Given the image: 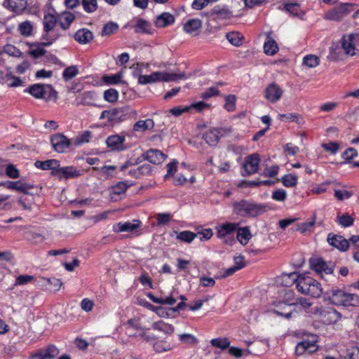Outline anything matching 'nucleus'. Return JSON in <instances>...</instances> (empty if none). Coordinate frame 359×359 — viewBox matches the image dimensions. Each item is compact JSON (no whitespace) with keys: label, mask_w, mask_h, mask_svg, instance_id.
<instances>
[{"label":"nucleus","mask_w":359,"mask_h":359,"mask_svg":"<svg viewBox=\"0 0 359 359\" xmlns=\"http://www.w3.org/2000/svg\"><path fill=\"white\" fill-rule=\"evenodd\" d=\"M138 114L135 110H133L128 107L113 108L109 110L103 111L100 116V119H107L108 125L114 126L118 124L128 118H137Z\"/></svg>","instance_id":"nucleus-1"},{"label":"nucleus","mask_w":359,"mask_h":359,"mask_svg":"<svg viewBox=\"0 0 359 359\" xmlns=\"http://www.w3.org/2000/svg\"><path fill=\"white\" fill-rule=\"evenodd\" d=\"M266 211V206L250 201L241 200L233 203V212L243 217H257Z\"/></svg>","instance_id":"nucleus-2"},{"label":"nucleus","mask_w":359,"mask_h":359,"mask_svg":"<svg viewBox=\"0 0 359 359\" xmlns=\"http://www.w3.org/2000/svg\"><path fill=\"white\" fill-rule=\"evenodd\" d=\"M296 287L302 294L310 295L314 298L320 297L323 293L320 283L305 274H300Z\"/></svg>","instance_id":"nucleus-3"},{"label":"nucleus","mask_w":359,"mask_h":359,"mask_svg":"<svg viewBox=\"0 0 359 359\" xmlns=\"http://www.w3.org/2000/svg\"><path fill=\"white\" fill-rule=\"evenodd\" d=\"M36 99H43L46 102L57 100V92L49 84L36 83L30 86L24 90Z\"/></svg>","instance_id":"nucleus-4"},{"label":"nucleus","mask_w":359,"mask_h":359,"mask_svg":"<svg viewBox=\"0 0 359 359\" xmlns=\"http://www.w3.org/2000/svg\"><path fill=\"white\" fill-rule=\"evenodd\" d=\"M329 298L332 304L337 306H359V297L357 294L348 293L341 290L332 289Z\"/></svg>","instance_id":"nucleus-5"},{"label":"nucleus","mask_w":359,"mask_h":359,"mask_svg":"<svg viewBox=\"0 0 359 359\" xmlns=\"http://www.w3.org/2000/svg\"><path fill=\"white\" fill-rule=\"evenodd\" d=\"M355 4L351 3H341L337 6L328 10L323 15V19L331 21H341L351 11H353Z\"/></svg>","instance_id":"nucleus-6"},{"label":"nucleus","mask_w":359,"mask_h":359,"mask_svg":"<svg viewBox=\"0 0 359 359\" xmlns=\"http://www.w3.org/2000/svg\"><path fill=\"white\" fill-rule=\"evenodd\" d=\"M311 314L318 318L324 324L330 325L341 319V315L332 308L316 306L311 310Z\"/></svg>","instance_id":"nucleus-7"},{"label":"nucleus","mask_w":359,"mask_h":359,"mask_svg":"<svg viewBox=\"0 0 359 359\" xmlns=\"http://www.w3.org/2000/svg\"><path fill=\"white\" fill-rule=\"evenodd\" d=\"M341 48L346 55H359V32L344 35L341 39Z\"/></svg>","instance_id":"nucleus-8"},{"label":"nucleus","mask_w":359,"mask_h":359,"mask_svg":"<svg viewBox=\"0 0 359 359\" xmlns=\"http://www.w3.org/2000/svg\"><path fill=\"white\" fill-rule=\"evenodd\" d=\"M311 268L317 273L324 278L326 275H331L334 272V264L330 262H326L322 258H313L310 261Z\"/></svg>","instance_id":"nucleus-9"},{"label":"nucleus","mask_w":359,"mask_h":359,"mask_svg":"<svg viewBox=\"0 0 359 359\" xmlns=\"http://www.w3.org/2000/svg\"><path fill=\"white\" fill-rule=\"evenodd\" d=\"M260 163V158L258 154H252L245 158L243 164V176L251 175L257 172Z\"/></svg>","instance_id":"nucleus-10"},{"label":"nucleus","mask_w":359,"mask_h":359,"mask_svg":"<svg viewBox=\"0 0 359 359\" xmlns=\"http://www.w3.org/2000/svg\"><path fill=\"white\" fill-rule=\"evenodd\" d=\"M53 148L58 153L65 152L72 144V140L68 139L62 134L57 133L50 138Z\"/></svg>","instance_id":"nucleus-11"},{"label":"nucleus","mask_w":359,"mask_h":359,"mask_svg":"<svg viewBox=\"0 0 359 359\" xmlns=\"http://www.w3.org/2000/svg\"><path fill=\"white\" fill-rule=\"evenodd\" d=\"M205 15L212 18L213 20H229L233 17V12L227 6H216Z\"/></svg>","instance_id":"nucleus-12"},{"label":"nucleus","mask_w":359,"mask_h":359,"mask_svg":"<svg viewBox=\"0 0 359 359\" xmlns=\"http://www.w3.org/2000/svg\"><path fill=\"white\" fill-rule=\"evenodd\" d=\"M59 354V350L54 345L37 350L29 355V359H53Z\"/></svg>","instance_id":"nucleus-13"},{"label":"nucleus","mask_w":359,"mask_h":359,"mask_svg":"<svg viewBox=\"0 0 359 359\" xmlns=\"http://www.w3.org/2000/svg\"><path fill=\"white\" fill-rule=\"evenodd\" d=\"M0 84L6 85L8 88H17L23 85V81L19 77L13 74L9 69L0 71Z\"/></svg>","instance_id":"nucleus-14"},{"label":"nucleus","mask_w":359,"mask_h":359,"mask_svg":"<svg viewBox=\"0 0 359 359\" xmlns=\"http://www.w3.org/2000/svg\"><path fill=\"white\" fill-rule=\"evenodd\" d=\"M126 137L122 135H112L106 139V144L111 151H124L127 149L125 144Z\"/></svg>","instance_id":"nucleus-15"},{"label":"nucleus","mask_w":359,"mask_h":359,"mask_svg":"<svg viewBox=\"0 0 359 359\" xmlns=\"http://www.w3.org/2000/svg\"><path fill=\"white\" fill-rule=\"evenodd\" d=\"M283 94V89L275 83L269 84L264 90V97L271 103H275L280 100Z\"/></svg>","instance_id":"nucleus-16"},{"label":"nucleus","mask_w":359,"mask_h":359,"mask_svg":"<svg viewBox=\"0 0 359 359\" xmlns=\"http://www.w3.org/2000/svg\"><path fill=\"white\" fill-rule=\"evenodd\" d=\"M156 81L157 82H170L180 79H187L188 77L183 73L154 72Z\"/></svg>","instance_id":"nucleus-17"},{"label":"nucleus","mask_w":359,"mask_h":359,"mask_svg":"<svg viewBox=\"0 0 359 359\" xmlns=\"http://www.w3.org/2000/svg\"><path fill=\"white\" fill-rule=\"evenodd\" d=\"M144 160L149 161L154 165H159L163 163L166 158L167 155L164 154L162 151L156 149H150L142 154Z\"/></svg>","instance_id":"nucleus-18"},{"label":"nucleus","mask_w":359,"mask_h":359,"mask_svg":"<svg viewBox=\"0 0 359 359\" xmlns=\"http://www.w3.org/2000/svg\"><path fill=\"white\" fill-rule=\"evenodd\" d=\"M142 222L139 219H134L132 222H118L113 226V231L115 233L134 232L141 226Z\"/></svg>","instance_id":"nucleus-19"},{"label":"nucleus","mask_w":359,"mask_h":359,"mask_svg":"<svg viewBox=\"0 0 359 359\" xmlns=\"http://www.w3.org/2000/svg\"><path fill=\"white\" fill-rule=\"evenodd\" d=\"M202 29V21L198 18L188 20L183 25V30L187 34L196 36H198Z\"/></svg>","instance_id":"nucleus-20"},{"label":"nucleus","mask_w":359,"mask_h":359,"mask_svg":"<svg viewBox=\"0 0 359 359\" xmlns=\"http://www.w3.org/2000/svg\"><path fill=\"white\" fill-rule=\"evenodd\" d=\"M313 338H315L314 337ZM318 350V346L315 339L311 341H302L296 346L295 352L298 355H302L306 353H313Z\"/></svg>","instance_id":"nucleus-21"},{"label":"nucleus","mask_w":359,"mask_h":359,"mask_svg":"<svg viewBox=\"0 0 359 359\" xmlns=\"http://www.w3.org/2000/svg\"><path fill=\"white\" fill-rule=\"evenodd\" d=\"M79 175V171L72 166L60 167L59 165L55 171V177L60 180L75 178Z\"/></svg>","instance_id":"nucleus-22"},{"label":"nucleus","mask_w":359,"mask_h":359,"mask_svg":"<svg viewBox=\"0 0 359 359\" xmlns=\"http://www.w3.org/2000/svg\"><path fill=\"white\" fill-rule=\"evenodd\" d=\"M327 242L341 251H346L349 248V241L341 236L330 233L327 236Z\"/></svg>","instance_id":"nucleus-23"},{"label":"nucleus","mask_w":359,"mask_h":359,"mask_svg":"<svg viewBox=\"0 0 359 359\" xmlns=\"http://www.w3.org/2000/svg\"><path fill=\"white\" fill-rule=\"evenodd\" d=\"M5 187L9 190H14L24 194H29V191L34 187L32 184L19 180L5 182Z\"/></svg>","instance_id":"nucleus-24"},{"label":"nucleus","mask_w":359,"mask_h":359,"mask_svg":"<svg viewBox=\"0 0 359 359\" xmlns=\"http://www.w3.org/2000/svg\"><path fill=\"white\" fill-rule=\"evenodd\" d=\"M223 132L224 130L222 128L210 129L203 135V138L208 144L215 146L218 143L219 137L223 135Z\"/></svg>","instance_id":"nucleus-25"},{"label":"nucleus","mask_w":359,"mask_h":359,"mask_svg":"<svg viewBox=\"0 0 359 359\" xmlns=\"http://www.w3.org/2000/svg\"><path fill=\"white\" fill-rule=\"evenodd\" d=\"M238 224L226 222L218 225L216 227L217 236L219 238H223L228 235L233 233L237 230Z\"/></svg>","instance_id":"nucleus-26"},{"label":"nucleus","mask_w":359,"mask_h":359,"mask_svg":"<svg viewBox=\"0 0 359 359\" xmlns=\"http://www.w3.org/2000/svg\"><path fill=\"white\" fill-rule=\"evenodd\" d=\"M127 332L128 335L132 336L133 334V330H135L137 331H140L138 336H140L141 338L144 339L147 341H149L151 339H152L151 337L147 336L145 332L143 331V329L140 327L139 321L136 319H130L128 320L127 324Z\"/></svg>","instance_id":"nucleus-27"},{"label":"nucleus","mask_w":359,"mask_h":359,"mask_svg":"<svg viewBox=\"0 0 359 359\" xmlns=\"http://www.w3.org/2000/svg\"><path fill=\"white\" fill-rule=\"evenodd\" d=\"M272 32L266 34V39L264 43V51L267 55H273L279 50L278 43L272 37Z\"/></svg>","instance_id":"nucleus-28"},{"label":"nucleus","mask_w":359,"mask_h":359,"mask_svg":"<svg viewBox=\"0 0 359 359\" xmlns=\"http://www.w3.org/2000/svg\"><path fill=\"white\" fill-rule=\"evenodd\" d=\"M74 39L81 44H87L93 39V34L88 29H81L75 33Z\"/></svg>","instance_id":"nucleus-29"},{"label":"nucleus","mask_w":359,"mask_h":359,"mask_svg":"<svg viewBox=\"0 0 359 359\" xmlns=\"http://www.w3.org/2000/svg\"><path fill=\"white\" fill-rule=\"evenodd\" d=\"M175 22V17L171 13L165 12L158 15L155 21L156 27L162 28L170 25Z\"/></svg>","instance_id":"nucleus-30"},{"label":"nucleus","mask_w":359,"mask_h":359,"mask_svg":"<svg viewBox=\"0 0 359 359\" xmlns=\"http://www.w3.org/2000/svg\"><path fill=\"white\" fill-rule=\"evenodd\" d=\"M154 121L151 118L140 120L133 125V130L135 132L144 133L147 130H152L154 127Z\"/></svg>","instance_id":"nucleus-31"},{"label":"nucleus","mask_w":359,"mask_h":359,"mask_svg":"<svg viewBox=\"0 0 359 359\" xmlns=\"http://www.w3.org/2000/svg\"><path fill=\"white\" fill-rule=\"evenodd\" d=\"M35 165L38 168H41L44 170H50L51 175L55 176V171L59 166V161L55 159L47 160L45 161H36Z\"/></svg>","instance_id":"nucleus-32"},{"label":"nucleus","mask_w":359,"mask_h":359,"mask_svg":"<svg viewBox=\"0 0 359 359\" xmlns=\"http://www.w3.org/2000/svg\"><path fill=\"white\" fill-rule=\"evenodd\" d=\"M285 10L293 17L302 19L305 15V12L300 8V5L297 3H287L284 6Z\"/></svg>","instance_id":"nucleus-33"},{"label":"nucleus","mask_w":359,"mask_h":359,"mask_svg":"<svg viewBox=\"0 0 359 359\" xmlns=\"http://www.w3.org/2000/svg\"><path fill=\"white\" fill-rule=\"evenodd\" d=\"M237 230L238 232L236 237L238 241L243 245H247L252 238V233L250 231V228L248 226L241 228L238 227Z\"/></svg>","instance_id":"nucleus-34"},{"label":"nucleus","mask_w":359,"mask_h":359,"mask_svg":"<svg viewBox=\"0 0 359 359\" xmlns=\"http://www.w3.org/2000/svg\"><path fill=\"white\" fill-rule=\"evenodd\" d=\"M74 19V15L69 12H64L57 15V21L63 29H67Z\"/></svg>","instance_id":"nucleus-35"},{"label":"nucleus","mask_w":359,"mask_h":359,"mask_svg":"<svg viewBox=\"0 0 359 359\" xmlns=\"http://www.w3.org/2000/svg\"><path fill=\"white\" fill-rule=\"evenodd\" d=\"M95 94L90 91H85L77 95L76 104L77 105H90L94 100Z\"/></svg>","instance_id":"nucleus-36"},{"label":"nucleus","mask_w":359,"mask_h":359,"mask_svg":"<svg viewBox=\"0 0 359 359\" xmlns=\"http://www.w3.org/2000/svg\"><path fill=\"white\" fill-rule=\"evenodd\" d=\"M4 6L11 11H22L27 6V0H4Z\"/></svg>","instance_id":"nucleus-37"},{"label":"nucleus","mask_w":359,"mask_h":359,"mask_svg":"<svg viewBox=\"0 0 359 359\" xmlns=\"http://www.w3.org/2000/svg\"><path fill=\"white\" fill-rule=\"evenodd\" d=\"M153 329L162 332L166 334H171L174 332V327L168 323H166L162 320L155 322L152 324Z\"/></svg>","instance_id":"nucleus-38"},{"label":"nucleus","mask_w":359,"mask_h":359,"mask_svg":"<svg viewBox=\"0 0 359 359\" xmlns=\"http://www.w3.org/2000/svg\"><path fill=\"white\" fill-rule=\"evenodd\" d=\"M57 36L54 37L50 41L47 42H43L41 43V45L36 46L32 48L30 50V55H32L34 57H39L42 55H43L46 53V50L43 48V46H48L51 45L53 41H55L57 39Z\"/></svg>","instance_id":"nucleus-39"},{"label":"nucleus","mask_w":359,"mask_h":359,"mask_svg":"<svg viewBox=\"0 0 359 359\" xmlns=\"http://www.w3.org/2000/svg\"><path fill=\"white\" fill-rule=\"evenodd\" d=\"M92 137V133L89 130H86L72 139V144L78 147L83 144H86L90 142Z\"/></svg>","instance_id":"nucleus-40"},{"label":"nucleus","mask_w":359,"mask_h":359,"mask_svg":"<svg viewBox=\"0 0 359 359\" xmlns=\"http://www.w3.org/2000/svg\"><path fill=\"white\" fill-rule=\"evenodd\" d=\"M57 20V16L53 13H48L43 18V27L46 32L52 30Z\"/></svg>","instance_id":"nucleus-41"},{"label":"nucleus","mask_w":359,"mask_h":359,"mask_svg":"<svg viewBox=\"0 0 359 359\" xmlns=\"http://www.w3.org/2000/svg\"><path fill=\"white\" fill-rule=\"evenodd\" d=\"M175 233L177 234V240L187 243H190L197 238V234L190 231H175Z\"/></svg>","instance_id":"nucleus-42"},{"label":"nucleus","mask_w":359,"mask_h":359,"mask_svg":"<svg viewBox=\"0 0 359 359\" xmlns=\"http://www.w3.org/2000/svg\"><path fill=\"white\" fill-rule=\"evenodd\" d=\"M300 274H298L296 272H292L290 273H283L281 276V278L283 284L286 287H289L292 284L295 283L297 285L298 279L299 278Z\"/></svg>","instance_id":"nucleus-43"},{"label":"nucleus","mask_w":359,"mask_h":359,"mask_svg":"<svg viewBox=\"0 0 359 359\" xmlns=\"http://www.w3.org/2000/svg\"><path fill=\"white\" fill-rule=\"evenodd\" d=\"M226 37L229 43L235 46H240L243 39V35L238 32L227 33Z\"/></svg>","instance_id":"nucleus-44"},{"label":"nucleus","mask_w":359,"mask_h":359,"mask_svg":"<svg viewBox=\"0 0 359 359\" xmlns=\"http://www.w3.org/2000/svg\"><path fill=\"white\" fill-rule=\"evenodd\" d=\"M123 74H107L103 76L102 81L107 85H116L122 82Z\"/></svg>","instance_id":"nucleus-45"},{"label":"nucleus","mask_w":359,"mask_h":359,"mask_svg":"<svg viewBox=\"0 0 359 359\" xmlns=\"http://www.w3.org/2000/svg\"><path fill=\"white\" fill-rule=\"evenodd\" d=\"M79 73V69L76 65H72L65 68L62 72V78L65 81H68L76 77Z\"/></svg>","instance_id":"nucleus-46"},{"label":"nucleus","mask_w":359,"mask_h":359,"mask_svg":"<svg viewBox=\"0 0 359 359\" xmlns=\"http://www.w3.org/2000/svg\"><path fill=\"white\" fill-rule=\"evenodd\" d=\"M42 280L46 283V286L47 289L52 291H57L61 287L62 283L60 279L57 278H43Z\"/></svg>","instance_id":"nucleus-47"},{"label":"nucleus","mask_w":359,"mask_h":359,"mask_svg":"<svg viewBox=\"0 0 359 359\" xmlns=\"http://www.w3.org/2000/svg\"><path fill=\"white\" fill-rule=\"evenodd\" d=\"M133 75L137 77L139 84L147 85L156 83L154 72L149 75H141L135 73H133Z\"/></svg>","instance_id":"nucleus-48"},{"label":"nucleus","mask_w":359,"mask_h":359,"mask_svg":"<svg viewBox=\"0 0 359 359\" xmlns=\"http://www.w3.org/2000/svg\"><path fill=\"white\" fill-rule=\"evenodd\" d=\"M320 63V59L316 55H307L303 58V64L309 68H314Z\"/></svg>","instance_id":"nucleus-49"},{"label":"nucleus","mask_w":359,"mask_h":359,"mask_svg":"<svg viewBox=\"0 0 359 359\" xmlns=\"http://www.w3.org/2000/svg\"><path fill=\"white\" fill-rule=\"evenodd\" d=\"M210 344L212 346L224 350L227 348L230 345V341L227 338H215L210 341Z\"/></svg>","instance_id":"nucleus-50"},{"label":"nucleus","mask_w":359,"mask_h":359,"mask_svg":"<svg viewBox=\"0 0 359 359\" xmlns=\"http://www.w3.org/2000/svg\"><path fill=\"white\" fill-rule=\"evenodd\" d=\"M18 30L21 35L27 37L32 34L33 27L30 22L25 21L19 25Z\"/></svg>","instance_id":"nucleus-51"},{"label":"nucleus","mask_w":359,"mask_h":359,"mask_svg":"<svg viewBox=\"0 0 359 359\" xmlns=\"http://www.w3.org/2000/svg\"><path fill=\"white\" fill-rule=\"evenodd\" d=\"M297 176L294 174H287L282 177V183L286 187H294L297 184Z\"/></svg>","instance_id":"nucleus-52"},{"label":"nucleus","mask_w":359,"mask_h":359,"mask_svg":"<svg viewBox=\"0 0 359 359\" xmlns=\"http://www.w3.org/2000/svg\"><path fill=\"white\" fill-rule=\"evenodd\" d=\"M118 92L114 88H109L104 92V99L108 102L114 103L118 100Z\"/></svg>","instance_id":"nucleus-53"},{"label":"nucleus","mask_w":359,"mask_h":359,"mask_svg":"<svg viewBox=\"0 0 359 359\" xmlns=\"http://www.w3.org/2000/svg\"><path fill=\"white\" fill-rule=\"evenodd\" d=\"M278 118L279 120H283L284 118L292 122H296L297 123H302V118L298 114L288 113V114H278Z\"/></svg>","instance_id":"nucleus-54"},{"label":"nucleus","mask_w":359,"mask_h":359,"mask_svg":"<svg viewBox=\"0 0 359 359\" xmlns=\"http://www.w3.org/2000/svg\"><path fill=\"white\" fill-rule=\"evenodd\" d=\"M118 25L114 22H108L105 24L102 29L101 36H109L114 32H116L118 29Z\"/></svg>","instance_id":"nucleus-55"},{"label":"nucleus","mask_w":359,"mask_h":359,"mask_svg":"<svg viewBox=\"0 0 359 359\" xmlns=\"http://www.w3.org/2000/svg\"><path fill=\"white\" fill-rule=\"evenodd\" d=\"M354 219L348 214L337 217V222L343 227H348L353 225Z\"/></svg>","instance_id":"nucleus-56"},{"label":"nucleus","mask_w":359,"mask_h":359,"mask_svg":"<svg viewBox=\"0 0 359 359\" xmlns=\"http://www.w3.org/2000/svg\"><path fill=\"white\" fill-rule=\"evenodd\" d=\"M246 9H253L262 6L267 2V0H242Z\"/></svg>","instance_id":"nucleus-57"},{"label":"nucleus","mask_w":359,"mask_h":359,"mask_svg":"<svg viewBox=\"0 0 359 359\" xmlns=\"http://www.w3.org/2000/svg\"><path fill=\"white\" fill-rule=\"evenodd\" d=\"M236 96L229 95L225 97V104L224 107L228 111H233L236 109Z\"/></svg>","instance_id":"nucleus-58"},{"label":"nucleus","mask_w":359,"mask_h":359,"mask_svg":"<svg viewBox=\"0 0 359 359\" xmlns=\"http://www.w3.org/2000/svg\"><path fill=\"white\" fill-rule=\"evenodd\" d=\"M150 25L148 22L143 20H138L135 26V32L149 33Z\"/></svg>","instance_id":"nucleus-59"},{"label":"nucleus","mask_w":359,"mask_h":359,"mask_svg":"<svg viewBox=\"0 0 359 359\" xmlns=\"http://www.w3.org/2000/svg\"><path fill=\"white\" fill-rule=\"evenodd\" d=\"M4 51L5 53L15 57H20L22 55L21 51L15 46L11 44L6 45L4 47Z\"/></svg>","instance_id":"nucleus-60"},{"label":"nucleus","mask_w":359,"mask_h":359,"mask_svg":"<svg viewBox=\"0 0 359 359\" xmlns=\"http://www.w3.org/2000/svg\"><path fill=\"white\" fill-rule=\"evenodd\" d=\"M353 195V193L351 191L345 189H335L334 197L339 201H343L344 199H348Z\"/></svg>","instance_id":"nucleus-61"},{"label":"nucleus","mask_w":359,"mask_h":359,"mask_svg":"<svg viewBox=\"0 0 359 359\" xmlns=\"http://www.w3.org/2000/svg\"><path fill=\"white\" fill-rule=\"evenodd\" d=\"M156 217L158 225H165L170 222L172 215L168 212L158 213L156 215Z\"/></svg>","instance_id":"nucleus-62"},{"label":"nucleus","mask_w":359,"mask_h":359,"mask_svg":"<svg viewBox=\"0 0 359 359\" xmlns=\"http://www.w3.org/2000/svg\"><path fill=\"white\" fill-rule=\"evenodd\" d=\"M82 5L87 13H93L97 8V0H82Z\"/></svg>","instance_id":"nucleus-63"},{"label":"nucleus","mask_w":359,"mask_h":359,"mask_svg":"<svg viewBox=\"0 0 359 359\" xmlns=\"http://www.w3.org/2000/svg\"><path fill=\"white\" fill-rule=\"evenodd\" d=\"M34 279V277L31 275L24 274L20 275L16 277L14 285H25Z\"/></svg>","instance_id":"nucleus-64"}]
</instances>
